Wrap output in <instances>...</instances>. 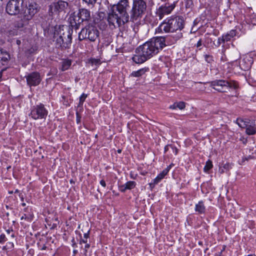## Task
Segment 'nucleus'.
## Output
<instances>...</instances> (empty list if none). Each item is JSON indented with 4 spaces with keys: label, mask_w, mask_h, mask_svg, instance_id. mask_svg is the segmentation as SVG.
<instances>
[{
    "label": "nucleus",
    "mask_w": 256,
    "mask_h": 256,
    "mask_svg": "<svg viewBox=\"0 0 256 256\" xmlns=\"http://www.w3.org/2000/svg\"><path fill=\"white\" fill-rule=\"evenodd\" d=\"M160 50H162L160 45L156 36L154 37L136 48V51L139 54L134 55L132 60L138 64L144 63L156 54Z\"/></svg>",
    "instance_id": "f257e3e1"
},
{
    "label": "nucleus",
    "mask_w": 256,
    "mask_h": 256,
    "mask_svg": "<svg viewBox=\"0 0 256 256\" xmlns=\"http://www.w3.org/2000/svg\"><path fill=\"white\" fill-rule=\"evenodd\" d=\"M72 30L65 26L56 28L53 36L56 48L64 50L70 48L72 42Z\"/></svg>",
    "instance_id": "f03ea898"
},
{
    "label": "nucleus",
    "mask_w": 256,
    "mask_h": 256,
    "mask_svg": "<svg viewBox=\"0 0 256 256\" xmlns=\"http://www.w3.org/2000/svg\"><path fill=\"white\" fill-rule=\"evenodd\" d=\"M184 26V21L182 16H172L164 20L156 30V32H181Z\"/></svg>",
    "instance_id": "7ed1b4c3"
},
{
    "label": "nucleus",
    "mask_w": 256,
    "mask_h": 256,
    "mask_svg": "<svg viewBox=\"0 0 256 256\" xmlns=\"http://www.w3.org/2000/svg\"><path fill=\"white\" fill-rule=\"evenodd\" d=\"M146 3L144 0H133L130 10V21L135 22L140 19L146 10Z\"/></svg>",
    "instance_id": "20e7f679"
},
{
    "label": "nucleus",
    "mask_w": 256,
    "mask_h": 256,
    "mask_svg": "<svg viewBox=\"0 0 256 256\" xmlns=\"http://www.w3.org/2000/svg\"><path fill=\"white\" fill-rule=\"evenodd\" d=\"M90 18V12L88 9L82 8L79 9L77 13L74 12L70 18V22L72 27L77 30L82 22H88Z\"/></svg>",
    "instance_id": "39448f33"
},
{
    "label": "nucleus",
    "mask_w": 256,
    "mask_h": 256,
    "mask_svg": "<svg viewBox=\"0 0 256 256\" xmlns=\"http://www.w3.org/2000/svg\"><path fill=\"white\" fill-rule=\"evenodd\" d=\"M210 86L216 90L226 92L229 88L236 89L238 83L234 80H216L210 82Z\"/></svg>",
    "instance_id": "423d86ee"
},
{
    "label": "nucleus",
    "mask_w": 256,
    "mask_h": 256,
    "mask_svg": "<svg viewBox=\"0 0 256 256\" xmlns=\"http://www.w3.org/2000/svg\"><path fill=\"white\" fill-rule=\"evenodd\" d=\"M99 31L95 26L87 25L82 29L78 34V40L82 41L88 40L90 42H95L99 36Z\"/></svg>",
    "instance_id": "0eeeda50"
},
{
    "label": "nucleus",
    "mask_w": 256,
    "mask_h": 256,
    "mask_svg": "<svg viewBox=\"0 0 256 256\" xmlns=\"http://www.w3.org/2000/svg\"><path fill=\"white\" fill-rule=\"evenodd\" d=\"M107 21L110 28L120 27L128 22V19L123 18L122 15L112 7L110 12L108 14Z\"/></svg>",
    "instance_id": "6e6552de"
},
{
    "label": "nucleus",
    "mask_w": 256,
    "mask_h": 256,
    "mask_svg": "<svg viewBox=\"0 0 256 256\" xmlns=\"http://www.w3.org/2000/svg\"><path fill=\"white\" fill-rule=\"evenodd\" d=\"M68 6V2L62 0L52 2L48 6V14L52 17L58 16L60 14L65 13Z\"/></svg>",
    "instance_id": "1a4fd4ad"
},
{
    "label": "nucleus",
    "mask_w": 256,
    "mask_h": 256,
    "mask_svg": "<svg viewBox=\"0 0 256 256\" xmlns=\"http://www.w3.org/2000/svg\"><path fill=\"white\" fill-rule=\"evenodd\" d=\"M119 14L122 15V17L130 21V10L131 9L129 0H120V1L112 6Z\"/></svg>",
    "instance_id": "9d476101"
},
{
    "label": "nucleus",
    "mask_w": 256,
    "mask_h": 256,
    "mask_svg": "<svg viewBox=\"0 0 256 256\" xmlns=\"http://www.w3.org/2000/svg\"><path fill=\"white\" fill-rule=\"evenodd\" d=\"M26 0H10L6 6V12L10 15L16 16L20 10Z\"/></svg>",
    "instance_id": "9b49d317"
},
{
    "label": "nucleus",
    "mask_w": 256,
    "mask_h": 256,
    "mask_svg": "<svg viewBox=\"0 0 256 256\" xmlns=\"http://www.w3.org/2000/svg\"><path fill=\"white\" fill-rule=\"evenodd\" d=\"M48 114V112L45 108L44 104L40 103L31 108L29 116L34 120L42 119L45 118Z\"/></svg>",
    "instance_id": "f8f14e48"
},
{
    "label": "nucleus",
    "mask_w": 256,
    "mask_h": 256,
    "mask_svg": "<svg viewBox=\"0 0 256 256\" xmlns=\"http://www.w3.org/2000/svg\"><path fill=\"white\" fill-rule=\"evenodd\" d=\"M182 37V32H178L175 36H156L162 50L166 46L172 45Z\"/></svg>",
    "instance_id": "ddd939ff"
},
{
    "label": "nucleus",
    "mask_w": 256,
    "mask_h": 256,
    "mask_svg": "<svg viewBox=\"0 0 256 256\" xmlns=\"http://www.w3.org/2000/svg\"><path fill=\"white\" fill-rule=\"evenodd\" d=\"M176 6L175 4L166 3L156 9V14L160 20H162L165 15L171 13Z\"/></svg>",
    "instance_id": "4468645a"
},
{
    "label": "nucleus",
    "mask_w": 256,
    "mask_h": 256,
    "mask_svg": "<svg viewBox=\"0 0 256 256\" xmlns=\"http://www.w3.org/2000/svg\"><path fill=\"white\" fill-rule=\"evenodd\" d=\"M25 78L27 84L30 86H36L38 85L42 80L40 73L36 72L28 74L25 76Z\"/></svg>",
    "instance_id": "2eb2a0df"
},
{
    "label": "nucleus",
    "mask_w": 256,
    "mask_h": 256,
    "mask_svg": "<svg viewBox=\"0 0 256 256\" xmlns=\"http://www.w3.org/2000/svg\"><path fill=\"white\" fill-rule=\"evenodd\" d=\"M20 15L22 27L28 25L29 22L32 20L34 17L33 15L31 14L28 10H27V9L26 8L23 10V12Z\"/></svg>",
    "instance_id": "dca6fc26"
},
{
    "label": "nucleus",
    "mask_w": 256,
    "mask_h": 256,
    "mask_svg": "<svg viewBox=\"0 0 256 256\" xmlns=\"http://www.w3.org/2000/svg\"><path fill=\"white\" fill-rule=\"evenodd\" d=\"M10 60V56L6 50L0 48V64L7 66Z\"/></svg>",
    "instance_id": "f3484780"
},
{
    "label": "nucleus",
    "mask_w": 256,
    "mask_h": 256,
    "mask_svg": "<svg viewBox=\"0 0 256 256\" xmlns=\"http://www.w3.org/2000/svg\"><path fill=\"white\" fill-rule=\"evenodd\" d=\"M246 132L248 135H254L256 133V120H250L246 124Z\"/></svg>",
    "instance_id": "a211bd4d"
},
{
    "label": "nucleus",
    "mask_w": 256,
    "mask_h": 256,
    "mask_svg": "<svg viewBox=\"0 0 256 256\" xmlns=\"http://www.w3.org/2000/svg\"><path fill=\"white\" fill-rule=\"evenodd\" d=\"M26 8L34 16L39 12L40 7L36 2H32L28 4V6H26Z\"/></svg>",
    "instance_id": "6ab92c4d"
},
{
    "label": "nucleus",
    "mask_w": 256,
    "mask_h": 256,
    "mask_svg": "<svg viewBox=\"0 0 256 256\" xmlns=\"http://www.w3.org/2000/svg\"><path fill=\"white\" fill-rule=\"evenodd\" d=\"M24 212L26 213L24 214L23 215L21 216V220H25L28 222L32 221L34 218V214L32 208H29L28 206L24 209Z\"/></svg>",
    "instance_id": "aec40b11"
},
{
    "label": "nucleus",
    "mask_w": 256,
    "mask_h": 256,
    "mask_svg": "<svg viewBox=\"0 0 256 256\" xmlns=\"http://www.w3.org/2000/svg\"><path fill=\"white\" fill-rule=\"evenodd\" d=\"M148 70L149 68L145 67L141 69H140L137 71L132 72L130 76L132 77H140L142 75L144 74L145 73L148 72Z\"/></svg>",
    "instance_id": "412c9836"
},
{
    "label": "nucleus",
    "mask_w": 256,
    "mask_h": 256,
    "mask_svg": "<svg viewBox=\"0 0 256 256\" xmlns=\"http://www.w3.org/2000/svg\"><path fill=\"white\" fill-rule=\"evenodd\" d=\"M195 211L199 214H204L206 207L202 201H200L198 204H196Z\"/></svg>",
    "instance_id": "4be33fe9"
},
{
    "label": "nucleus",
    "mask_w": 256,
    "mask_h": 256,
    "mask_svg": "<svg viewBox=\"0 0 256 256\" xmlns=\"http://www.w3.org/2000/svg\"><path fill=\"white\" fill-rule=\"evenodd\" d=\"M72 64V60L69 59H64L61 62L60 70L62 71H65L69 68Z\"/></svg>",
    "instance_id": "5701e85b"
},
{
    "label": "nucleus",
    "mask_w": 256,
    "mask_h": 256,
    "mask_svg": "<svg viewBox=\"0 0 256 256\" xmlns=\"http://www.w3.org/2000/svg\"><path fill=\"white\" fill-rule=\"evenodd\" d=\"M250 120L243 119L242 118H238L236 120V123L238 126L242 128H245L246 126V124Z\"/></svg>",
    "instance_id": "b1692460"
},
{
    "label": "nucleus",
    "mask_w": 256,
    "mask_h": 256,
    "mask_svg": "<svg viewBox=\"0 0 256 256\" xmlns=\"http://www.w3.org/2000/svg\"><path fill=\"white\" fill-rule=\"evenodd\" d=\"M165 172V171H162L158 174V176L153 180L155 184H157L161 181L162 178H164V177L166 176L164 174Z\"/></svg>",
    "instance_id": "393cba45"
},
{
    "label": "nucleus",
    "mask_w": 256,
    "mask_h": 256,
    "mask_svg": "<svg viewBox=\"0 0 256 256\" xmlns=\"http://www.w3.org/2000/svg\"><path fill=\"white\" fill-rule=\"evenodd\" d=\"M184 6L186 9L192 10L194 6L192 0H184Z\"/></svg>",
    "instance_id": "a878e982"
},
{
    "label": "nucleus",
    "mask_w": 256,
    "mask_h": 256,
    "mask_svg": "<svg viewBox=\"0 0 256 256\" xmlns=\"http://www.w3.org/2000/svg\"><path fill=\"white\" fill-rule=\"evenodd\" d=\"M125 185L127 190H132L136 186V183L134 181H129L125 184Z\"/></svg>",
    "instance_id": "bb28decb"
},
{
    "label": "nucleus",
    "mask_w": 256,
    "mask_h": 256,
    "mask_svg": "<svg viewBox=\"0 0 256 256\" xmlns=\"http://www.w3.org/2000/svg\"><path fill=\"white\" fill-rule=\"evenodd\" d=\"M88 95L83 93L80 97V102L78 104V107L82 106L84 102L85 101L86 98H87Z\"/></svg>",
    "instance_id": "cd10ccee"
},
{
    "label": "nucleus",
    "mask_w": 256,
    "mask_h": 256,
    "mask_svg": "<svg viewBox=\"0 0 256 256\" xmlns=\"http://www.w3.org/2000/svg\"><path fill=\"white\" fill-rule=\"evenodd\" d=\"M212 162L210 160H208L206 162V166L204 167V171L208 172L212 168Z\"/></svg>",
    "instance_id": "c85d7f7f"
},
{
    "label": "nucleus",
    "mask_w": 256,
    "mask_h": 256,
    "mask_svg": "<svg viewBox=\"0 0 256 256\" xmlns=\"http://www.w3.org/2000/svg\"><path fill=\"white\" fill-rule=\"evenodd\" d=\"M90 234V230L88 231L87 232L85 233L84 236V238H82L80 241V244H82V243L86 244L87 240L89 237Z\"/></svg>",
    "instance_id": "c756f323"
},
{
    "label": "nucleus",
    "mask_w": 256,
    "mask_h": 256,
    "mask_svg": "<svg viewBox=\"0 0 256 256\" xmlns=\"http://www.w3.org/2000/svg\"><path fill=\"white\" fill-rule=\"evenodd\" d=\"M204 56L205 60L208 63L210 64L214 61L213 56L211 55L205 54Z\"/></svg>",
    "instance_id": "7c9ffc66"
},
{
    "label": "nucleus",
    "mask_w": 256,
    "mask_h": 256,
    "mask_svg": "<svg viewBox=\"0 0 256 256\" xmlns=\"http://www.w3.org/2000/svg\"><path fill=\"white\" fill-rule=\"evenodd\" d=\"M224 42L222 37H220L218 39V42L216 44H214V45L216 47H219L222 44H224Z\"/></svg>",
    "instance_id": "2f4dec72"
},
{
    "label": "nucleus",
    "mask_w": 256,
    "mask_h": 256,
    "mask_svg": "<svg viewBox=\"0 0 256 256\" xmlns=\"http://www.w3.org/2000/svg\"><path fill=\"white\" fill-rule=\"evenodd\" d=\"M176 103L177 108H178L180 110H183L186 107L185 103L183 102H180Z\"/></svg>",
    "instance_id": "473e14b6"
},
{
    "label": "nucleus",
    "mask_w": 256,
    "mask_h": 256,
    "mask_svg": "<svg viewBox=\"0 0 256 256\" xmlns=\"http://www.w3.org/2000/svg\"><path fill=\"white\" fill-rule=\"evenodd\" d=\"M90 62L92 64L98 65L100 64V59L92 58L90 60Z\"/></svg>",
    "instance_id": "72a5a7b5"
},
{
    "label": "nucleus",
    "mask_w": 256,
    "mask_h": 256,
    "mask_svg": "<svg viewBox=\"0 0 256 256\" xmlns=\"http://www.w3.org/2000/svg\"><path fill=\"white\" fill-rule=\"evenodd\" d=\"M222 37L224 41V42H228V41H230L232 39L231 37L228 35V34L227 33L226 34H223L222 36Z\"/></svg>",
    "instance_id": "f704fd0d"
},
{
    "label": "nucleus",
    "mask_w": 256,
    "mask_h": 256,
    "mask_svg": "<svg viewBox=\"0 0 256 256\" xmlns=\"http://www.w3.org/2000/svg\"><path fill=\"white\" fill-rule=\"evenodd\" d=\"M228 34L232 38H234V36H236V31L235 30H230L228 32Z\"/></svg>",
    "instance_id": "c9c22d12"
},
{
    "label": "nucleus",
    "mask_w": 256,
    "mask_h": 256,
    "mask_svg": "<svg viewBox=\"0 0 256 256\" xmlns=\"http://www.w3.org/2000/svg\"><path fill=\"white\" fill-rule=\"evenodd\" d=\"M86 3L88 4H92L94 6L97 0H82Z\"/></svg>",
    "instance_id": "e433bc0d"
},
{
    "label": "nucleus",
    "mask_w": 256,
    "mask_h": 256,
    "mask_svg": "<svg viewBox=\"0 0 256 256\" xmlns=\"http://www.w3.org/2000/svg\"><path fill=\"white\" fill-rule=\"evenodd\" d=\"M222 168L225 170L226 172L228 171L231 168L230 164L228 162L224 164Z\"/></svg>",
    "instance_id": "4c0bfd02"
},
{
    "label": "nucleus",
    "mask_w": 256,
    "mask_h": 256,
    "mask_svg": "<svg viewBox=\"0 0 256 256\" xmlns=\"http://www.w3.org/2000/svg\"><path fill=\"white\" fill-rule=\"evenodd\" d=\"M119 190L122 192H126V190H127V188H126V186L124 184L122 185L119 186Z\"/></svg>",
    "instance_id": "58836bf2"
},
{
    "label": "nucleus",
    "mask_w": 256,
    "mask_h": 256,
    "mask_svg": "<svg viewBox=\"0 0 256 256\" xmlns=\"http://www.w3.org/2000/svg\"><path fill=\"white\" fill-rule=\"evenodd\" d=\"M6 236L4 234H2L0 235V244H3L4 242H6Z\"/></svg>",
    "instance_id": "ea45409f"
},
{
    "label": "nucleus",
    "mask_w": 256,
    "mask_h": 256,
    "mask_svg": "<svg viewBox=\"0 0 256 256\" xmlns=\"http://www.w3.org/2000/svg\"><path fill=\"white\" fill-rule=\"evenodd\" d=\"M81 116L78 112L76 113V121L77 124L80 122Z\"/></svg>",
    "instance_id": "a19ab883"
},
{
    "label": "nucleus",
    "mask_w": 256,
    "mask_h": 256,
    "mask_svg": "<svg viewBox=\"0 0 256 256\" xmlns=\"http://www.w3.org/2000/svg\"><path fill=\"white\" fill-rule=\"evenodd\" d=\"M169 147L171 148H174V146L172 145L168 144V145L164 147V153H166V152H168V150Z\"/></svg>",
    "instance_id": "79ce46f5"
},
{
    "label": "nucleus",
    "mask_w": 256,
    "mask_h": 256,
    "mask_svg": "<svg viewBox=\"0 0 256 256\" xmlns=\"http://www.w3.org/2000/svg\"><path fill=\"white\" fill-rule=\"evenodd\" d=\"M34 48H32L30 49L27 50L26 51V53L28 54H32V53H34Z\"/></svg>",
    "instance_id": "37998d69"
},
{
    "label": "nucleus",
    "mask_w": 256,
    "mask_h": 256,
    "mask_svg": "<svg viewBox=\"0 0 256 256\" xmlns=\"http://www.w3.org/2000/svg\"><path fill=\"white\" fill-rule=\"evenodd\" d=\"M90 247V244H86V245H85V246H84V254L85 256H86V253L88 252V249Z\"/></svg>",
    "instance_id": "c03bdc74"
},
{
    "label": "nucleus",
    "mask_w": 256,
    "mask_h": 256,
    "mask_svg": "<svg viewBox=\"0 0 256 256\" xmlns=\"http://www.w3.org/2000/svg\"><path fill=\"white\" fill-rule=\"evenodd\" d=\"M172 164H170V166H168L165 169H164L162 171H165L166 172L164 174L166 176L168 173V172L170 170V169L171 168V166H172Z\"/></svg>",
    "instance_id": "a18cd8bd"
},
{
    "label": "nucleus",
    "mask_w": 256,
    "mask_h": 256,
    "mask_svg": "<svg viewBox=\"0 0 256 256\" xmlns=\"http://www.w3.org/2000/svg\"><path fill=\"white\" fill-rule=\"evenodd\" d=\"M156 184L153 181L152 182L149 184L150 188L152 190Z\"/></svg>",
    "instance_id": "49530a36"
},
{
    "label": "nucleus",
    "mask_w": 256,
    "mask_h": 256,
    "mask_svg": "<svg viewBox=\"0 0 256 256\" xmlns=\"http://www.w3.org/2000/svg\"><path fill=\"white\" fill-rule=\"evenodd\" d=\"M202 39H200L196 46L197 48H199L200 46H202Z\"/></svg>",
    "instance_id": "de8ad7c7"
},
{
    "label": "nucleus",
    "mask_w": 256,
    "mask_h": 256,
    "mask_svg": "<svg viewBox=\"0 0 256 256\" xmlns=\"http://www.w3.org/2000/svg\"><path fill=\"white\" fill-rule=\"evenodd\" d=\"M6 70V68H2L0 71V82L1 81H2V72Z\"/></svg>",
    "instance_id": "09e8293b"
},
{
    "label": "nucleus",
    "mask_w": 256,
    "mask_h": 256,
    "mask_svg": "<svg viewBox=\"0 0 256 256\" xmlns=\"http://www.w3.org/2000/svg\"><path fill=\"white\" fill-rule=\"evenodd\" d=\"M72 247L75 248V247L76 246V242H75L74 238H72Z\"/></svg>",
    "instance_id": "8fccbe9b"
},
{
    "label": "nucleus",
    "mask_w": 256,
    "mask_h": 256,
    "mask_svg": "<svg viewBox=\"0 0 256 256\" xmlns=\"http://www.w3.org/2000/svg\"><path fill=\"white\" fill-rule=\"evenodd\" d=\"M100 184L103 186V187H106V183L105 182V181L104 180H102L100 181Z\"/></svg>",
    "instance_id": "3c124183"
},
{
    "label": "nucleus",
    "mask_w": 256,
    "mask_h": 256,
    "mask_svg": "<svg viewBox=\"0 0 256 256\" xmlns=\"http://www.w3.org/2000/svg\"><path fill=\"white\" fill-rule=\"evenodd\" d=\"M219 172L220 174H223V173L226 172L225 170L222 168V166L220 167Z\"/></svg>",
    "instance_id": "603ef678"
},
{
    "label": "nucleus",
    "mask_w": 256,
    "mask_h": 256,
    "mask_svg": "<svg viewBox=\"0 0 256 256\" xmlns=\"http://www.w3.org/2000/svg\"><path fill=\"white\" fill-rule=\"evenodd\" d=\"M176 106V103L174 102L172 105H171L170 106V108L171 109H176V108H177V106Z\"/></svg>",
    "instance_id": "864d4df0"
},
{
    "label": "nucleus",
    "mask_w": 256,
    "mask_h": 256,
    "mask_svg": "<svg viewBox=\"0 0 256 256\" xmlns=\"http://www.w3.org/2000/svg\"><path fill=\"white\" fill-rule=\"evenodd\" d=\"M173 150V151L174 152L175 154H176L178 152V149L176 148L174 146V148H172Z\"/></svg>",
    "instance_id": "5fc2aeb1"
},
{
    "label": "nucleus",
    "mask_w": 256,
    "mask_h": 256,
    "mask_svg": "<svg viewBox=\"0 0 256 256\" xmlns=\"http://www.w3.org/2000/svg\"><path fill=\"white\" fill-rule=\"evenodd\" d=\"M16 44L18 46H20L21 44V41L20 40H16Z\"/></svg>",
    "instance_id": "6e6d98bb"
},
{
    "label": "nucleus",
    "mask_w": 256,
    "mask_h": 256,
    "mask_svg": "<svg viewBox=\"0 0 256 256\" xmlns=\"http://www.w3.org/2000/svg\"><path fill=\"white\" fill-rule=\"evenodd\" d=\"M214 256H222V252L215 254Z\"/></svg>",
    "instance_id": "4d7b16f0"
},
{
    "label": "nucleus",
    "mask_w": 256,
    "mask_h": 256,
    "mask_svg": "<svg viewBox=\"0 0 256 256\" xmlns=\"http://www.w3.org/2000/svg\"><path fill=\"white\" fill-rule=\"evenodd\" d=\"M78 250H73V256H75V255L78 253Z\"/></svg>",
    "instance_id": "13d9d810"
},
{
    "label": "nucleus",
    "mask_w": 256,
    "mask_h": 256,
    "mask_svg": "<svg viewBox=\"0 0 256 256\" xmlns=\"http://www.w3.org/2000/svg\"><path fill=\"white\" fill-rule=\"evenodd\" d=\"M6 232H8V234H10V232H12V230H10V229H9V230H6Z\"/></svg>",
    "instance_id": "bf43d9fd"
},
{
    "label": "nucleus",
    "mask_w": 256,
    "mask_h": 256,
    "mask_svg": "<svg viewBox=\"0 0 256 256\" xmlns=\"http://www.w3.org/2000/svg\"><path fill=\"white\" fill-rule=\"evenodd\" d=\"M226 246H224L222 249L220 250L222 252V253L224 250Z\"/></svg>",
    "instance_id": "052dcab7"
},
{
    "label": "nucleus",
    "mask_w": 256,
    "mask_h": 256,
    "mask_svg": "<svg viewBox=\"0 0 256 256\" xmlns=\"http://www.w3.org/2000/svg\"><path fill=\"white\" fill-rule=\"evenodd\" d=\"M240 54H238V56L236 58V60L238 59H240Z\"/></svg>",
    "instance_id": "680f3d73"
},
{
    "label": "nucleus",
    "mask_w": 256,
    "mask_h": 256,
    "mask_svg": "<svg viewBox=\"0 0 256 256\" xmlns=\"http://www.w3.org/2000/svg\"><path fill=\"white\" fill-rule=\"evenodd\" d=\"M22 205L23 206H26V204H25L24 202H22Z\"/></svg>",
    "instance_id": "e2e57ef3"
},
{
    "label": "nucleus",
    "mask_w": 256,
    "mask_h": 256,
    "mask_svg": "<svg viewBox=\"0 0 256 256\" xmlns=\"http://www.w3.org/2000/svg\"><path fill=\"white\" fill-rule=\"evenodd\" d=\"M122 152L121 150H118V153H120V152Z\"/></svg>",
    "instance_id": "0e129e2a"
},
{
    "label": "nucleus",
    "mask_w": 256,
    "mask_h": 256,
    "mask_svg": "<svg viewBox=\"0 0 256 256\" xmlns=\"http://www.w3.org/2000/svg\"><path fill=\"white\" fill-rule=\"evenodd\" d=\"M21 200L24 202V198L23 197H21Z\"/></svg>",
    "instance_id": "69168bd1"
},
{
    "label": "nucleus",
    "mask_w": 256,
    "mask_h": 256,
    "mask_svg": "<svg viewBox=\"0 0 256 256\" xmlns=\"http://www.w3.org/2000/svg\"><path fill=\"white\" fill-rule=\"evenodd\" d=\"M246 142H247V140H244V142H243V143L245 144H246Z\"/></svg>",
    "instance_id": "338daca9"
},
{
    "label": "nucleus",
    "mask_w": 256,
    "mask_h": 256,
    "mask_svg": "<svg viewBox=\"0 0 256 256\" xmlns=\"http://www.w3.org/2000/svg\"><path fill=\"white\" fill-rule=\"evenodd\" d=\"M2 249L3 250H6V246H4Z\"/></svg>",
    "instance_id": "774afa93"
}]
</instances>
